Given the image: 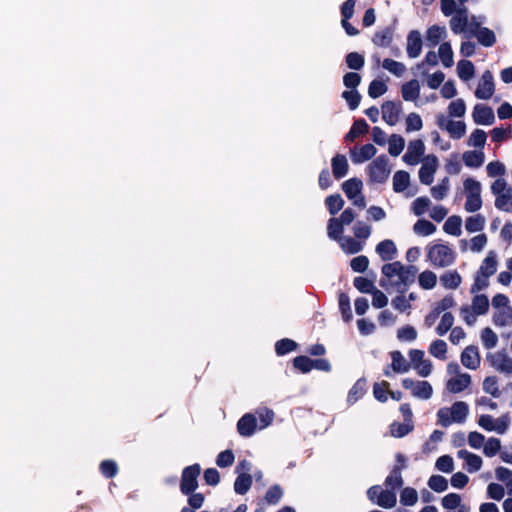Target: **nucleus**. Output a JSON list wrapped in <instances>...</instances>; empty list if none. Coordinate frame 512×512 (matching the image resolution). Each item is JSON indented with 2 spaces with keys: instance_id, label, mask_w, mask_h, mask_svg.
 Listing matches in <instances>:
<instances>
[{
  "instance_id": "4468645a",
  "label": "nucleus",
  "mask_w": 512,
  "mask_h": 512,
  "mask_svg": "<svg viewBox=\"0 0 512 512\" xmlns=\"http://www.w3.org/2000/svg\"><path fill=\"white\" fill-rule=\"evenodd\" d=\"M200 470L201 469L198 464L188 466L183 470L180 485L183 494H190L196 490L198 487L197 478L200 474Z\"/></svg>"
},
{
  "instance_id": "4be33fe9",
  "label": "nucleus",
  "mask_w": 512,
  "mask_h": 512,
  "mask_svg": "<svg viewBox=\"0 0 512 512\" xmlns=\"http://www.w3.org/2000/svg\"><path fill=\"white\" fill-rule=\"evenodd\" d=\"M461 363L470 370H476L481 363L480 354L476 346H467L461 353Z\"/></svg>"
},
{
  "instance_id": "052dcab7",
  "label": "nucleus",
  "mask_w": 512,
  "mask_h": 512,
  "mask_svg": "<svg viewBox=\"0 0 512 512\" xmlns=\"http://www.w3.org/2000/svg\"><path fill=\"white\" fill-rule=\"evenodd\" d=\"M501 451V441L498 438L490 437L485 439L483 453L486 457H493Z\"/></svg>"
},
{
  "instance_id": "dca6fc26",
  "label": "nucleus",
  "mask_w": 512,
  "mask_h": 512,
  "mask_svg": "<svg viewBox=\"0 0 512 512\" xmlns=\"http://www.w3.org/2000/svg\"><path fill=\"white\" fill-rule=\"evenodd\" d=\"M495 91L494 79L491 71H485L478 83L475 90V96L478 99L487 100L490 99Z\"/></svg>"
},
{
  "instance_id": "a878e982",
  "label": "nucleus",
  "mask_w": 512,
  "mask_h": 512,
  "mask_svg": "<svg viewBox=\"0 0 512 512\" xmlns=\"http://www.w3.org/2000/svg\"><path fill=\"white\" fill-rule=\"evenodd\" d=\"M406 51L410 58H417L422 51V37L420 32L413 30L407 36Z\"/></svg>"
},
{
  "instance_id": "473e14b6",
  "label": "nucleus",
  "mask_w": 512,
  "mask_h": 512,
  "mask_svg": "<svg viewBox=\"0 0 512 512\" xmlns=\"http://www.w3.org/2000/svg\"><path fill=\"white\" fill-rule=\"evenodd\" d=\"M497 271V259L494 251L488 252L485 259L482 261L481 266L478 270V274L485 277H491Z\"/></svg>"
},
{
  "instance_id": "a19ab883",
  "label": "nucleus",
  "mask_w": 512,
  "mask_h": 512,
  "mask_svg": "<svg viewBox=\"0 0 512 512\" xmlns=\"http://www.w3.org/2000/svg\"><path fill=\"white\" fill-rule=\"evenodd\" d=\"M486 218L481 214L470 216L465 221V229L469 233L480 232L484 229Z\"/></svg>"
},
{
  "instance_id": "423d86ee",
  "label": "nucleus",
  "mask_w": 512,
  "mask_h": 512,
  "mask_svg": "<svg viewBox=\"0 0 512 512\" xmlns=\"http://www.w3.org/2000/svg\"><path fill=\"white\" fill-rule=\"evenodd\" d=\"M492 194L496 197L494 205L504 212H512V187L504 178H497L490 186Z\"/></svg>"
},
{
  "instance_id": "864d4df0",
  "label": "nucleus",
  "mask_w": 512,
  "mask_h": 512,
  "mask_svg": "<svg viewBox=\"0 0 512 512\" xmlns=\"http://www.w3.org/2000/svg\"><path fill=\"white\" fill-rule=\"evenodd\" d=\"M325 204L329 213L335 215L343 208L344 200L340 194H334L325 199Z\"/></svg>"
},
{
  "instance_id": "9b49d317",
  "label": "nucleus",
  "mask_w": 512,
  "mask_h": 512,
  "mask_svg": "<svg viewBox=\"0 0 512 512\" xmlns=\"http://www.w3.org/2000/svg\"><path fill=\"white\" fill-rule=\"evenodd\" d=\"M390 172L389 160L385 155L378 156L368 166V174L373 182H385L388 179Z\"/></svg>"
},
{
  "instance_id": "b1692460",
  "label": "nucleus",
  "mask_w": 512,
  "mask_h": 512,
  "mask_svg": "<svg viewBox=\"0 0 512 512\" xmlns=\"http://www.w3.org/2000/svg\"><path fill=\"white\" fill-rule=\"evenodd\" d=\"M468 26V12L466 8H460L450 20V28L455 34L464 33Z\"/></svg>"
},
{
  "instance_id": "e2e57ef3",
  "label": "nucleus",
  "mask_w": 512,
  "mask_h": 512,
  "mask_svg": "<svg viewBox=\"0 0 512 512\" xmlns=\"http://www.w3.org/2000/svg\"><path fill=\"white\" fill-rule=\"evenodd\" d=\"M450 189V181L448 177H445L441 182L431 188V195L436 200L444 199Z\"/></svg>"
},
{
  "instance_id": "2eb2a0df",
  "label": "nucleus",
  "mask_w": 512,
  "mask_h": 512,
  "mask_svg": "<svg viewBox=\"0 0 512 512\" xmlns=\"http://www.w3.org/2000/svg\"><path fill=\"white\" fill-rule=\"evenodd\" d=\"M486 360L495 370L505 374H512V358L506 353H488Z\"/></svg>"
},
{
  "instance_id": "39448f33",
  "label": "nucleus",
  "mask_w": 512,
  "mask_h": 512,
  "mask_svg": "<svg viewBox=\"0 0 512 512\" xmlns=\"http://www.w3.org/2000/svg\"><path fill=\"white\" fill-rule=\"evenodd\" d=\"M468 414V404L464 401H457L451 407H443L438 410V423L443 427H448L452 423L462 424L466 421Z\"/></svg>"
},
{
  "instance_id": "c03bdc74",
  "label": "nucleus",
  "mask_w": 512,
  "mask_h": 512,
  "mask_svg": "<svg viewBox=\"0 0 512 512\" xmlns=\"http://www.w3.org/2000/svg\"><path fill=\"white\" fill-rule=\"evenodd\" d=\"M436 231V226L426 219H419L413 225V232L419 236H430Z\"/></svg>"
},
{
  "instance_id": "37998d69",
  "label": "nucleus",
  "mask_w": 512,
  "mask_h": 512,
  "mask_svg": "<svg viewBox=\"0 0 512 512\" xmlns=\"http://www.w3.org/2000/svg\"><path fill=\"white\" fill-rule=\"evenodd\" d=\"M396 502V493L391 489H382L376 500V504L383 508H392L396 505Z\"/></svg>"
},
{
  "instance_id": "c9c22d12",
  "label": "nucleus",
  "mask_w": 512,
  "mask_h": 512,
  "mask_svg": "<svg viewBox=\"0 0 512 512\" xmlns=\"http://www.w3.org/2000/svg\"><path fill=\"white\" fill-rule=\"evenodd\" d=\"M440 282L445 289L455 290L460 287L462 277L456 270H451L440 276Z\"/></svg>"
},
{
  "instance_id": "f704fd0d",
  "label": "nucleus",
  "mask_w": 512,
  "mask_h": 512,
  "mask_svg": "<svg viewBox=\"0 0 512 512\" xmlns=\"http://www.w3.org/2000/svg\"><path fill=\"white\" fill-rule=\"evenodd\" d=\"M401 94L405 101L416 102L420 95V84L418 80L413 79L403 84Z\"/></svg>"
},
{
  "instance_id": "6e6d98bb",
  "label": "nucleus",
  "mask_w": 512,
  "mask_h": 512,
  "mask_svg": "<svg viewBox=\"0 0 512 512\" xmlns=\"http://www.w3.org/2000/svg\"><path fill=\"white\" fill-rule=\"evenodd\" d=\"M480 338L486 349H492L496 347L498 343V336L490 327L482 329Z\"/></svg>"
},
{
  "instance_id": "13d9d810",
  "label": "nucleus",
  "mask_w": 512,
  "mask_h": 512,
  "mask_svg": "<svg viewBox=\"0 0 512 512\" xmlns=\"http://www.w3.org/2000/svg\"><path fill=\"white\" fill-rule=\"evenodd\" d=\"M382 67L397 77H401L406 71V66L403 63L390 58L382 62Z\"/></svg>"
},
{
  "instance_id": "0eeeda50",
  "label": "nucleus",
  "mask_w": 512,
  "mask_h": 512,
  "mask_svg": "<svg viewBox=\"0 0 512 512\" xmlns=\"http://www.w3.org/2000/svg\"><path fill=\"white\" fill-rule=\"evenodd\" d=\"M464 193L466 197L464 208L467 212L473 213L482 207V185L479 181L469 177L463 182Z\"/></svg>"
},
{
  "instance_id": "de8ad7c7",
  "label": "nucleus",
  "mask_w": 512,
  "mask_h": 512,
  "mask_svg": "<svg viewBox=\"0 0 512 512\" xmlns=\"http://www.w3.org/2000/svg\"><path fill=\"white\" fill-rule=\"evenodd\" d=\"M486 140L487 135L485 131L482 129H476L470 134L467 140V145L470 147L479 148L478 150H483Z\"/></svg>"
},
{
  "instance_id": "69168bd1",
  "label": "nucleus",
  "mask_w": 512,
  "mask_h": 512,
  "mask_svg": "<svg viewBox=\"0 0 512 512\" xmlns=\"http://www.w3.org/2000/svg\"><path fill=\"white\" fill-rule=\"evenodd\" d=\"M447 110L450 117L461 118L466 113V104L463 99L458 98L450 102Z\"/></svg>"
},
{
  "instance_id": "5701e85b",
  "label": "nucleus",
  "mask_w": 512,
  "mask_h": 512,
  "mask_svg": "<svg viewBox=\"0 0 512 512\" xmlns=\"http://www.w3.org/2000/svg\"><path fill=\"white\" fill-rule=\"evenodd\" d=\"M471 376L467 373L448 378L446 381V390L450 393H461L471 384Z\"/></svg>"
},
{
  "instance_id": "58836bf2",
  "label": "nucleus",
  "mask_w": 512,
  "mask_h": 512,
  "mask_svg": "<svg viewBox=\"0 0 512 512\" xmlns=\"http://www.w3.org/2000/svg\"><path fill=\"white\" fill-rule=\"evenodd\" d=\"M366 390H367L366 380L363 378L358 379L348 393V396H347L348 403H350V404L356 403L359 399H361L365 395Z\"/></svg>"
},
{
  "instance_id": "8fccbe9b",
  "label": "nucleus",
  "mask_w": 512,
  "mask_h": 512,
  "mask_svg": "<svg viewBox=\"0 0 512 512\" xmlns=\"http://www.w3.org/2000/svg\"><path fill=\"white\" fill-rule=\"evenodd\" d=\"M405 147V140L402 136L393 134L388 140V152L396 157L401 154Z\"/></svg>"
},
{
  "instance_id": "5fc2aeb1",
  "label": "nucleus",
  "mask_w": 512,
  "mask_h": 512,
  "mask_svg": "<svg viewBox=\"0 0 512 512\" xmlns=\"http://www.w3.org/2000/svg\"><path fill=\"white\" fill-rule=\"evenodd\" d=\"M474 36L478 39L480 44L486 47L492 46L496 41L494 32L486 27L477 30Z\"/></svg>"
},
{
  "instance_id": "20e7f679",
  "label": "nucleus",
  "mask_w": 512,
  "mask_h": 512,
  "mask_svg": "<svg viewBox=\"0 0 512 512\" xmlns=\"http://www.w3.org/2000/svg\"><path fill=\"white\" fill-rule=\"evenodd\" d=\"M427 259L434 267L445 268L451 266L456 259L455 251L444 243H430L426 247Z\"/></svg>"
},
{
  "instance_id": "412c9836",
  "label": "nucleus",
  "mask_w": 512,
  "mask_h": 512,
  "mask_svg": "<svg viewBox=\"0 0 512 512\" xmlns=\"http://www.w3.org/2000/svg\"><path fill=\"white\" fill-rule=\"evenodd\" d=\"M473 121L478 125H492L495 116L492 108L484 104H476L472 112Z\"/></svg>"
},
{
  "instance_id": "ea45409f",
  "label": "nucleus",
  "mask_w": 512,
  "mask_h": 512,
  "mask_svg": "<svg viewBox=\"0 0 512 512\" xmlns=\"http://www.w3.org/2000/svg\"><path fill=\"white\" fill-rule=\"evenodd\" d=\"M462 218L457 215H452L447 218L443 225V230L445 233L453 236H460L462 233Z\"/></svg>"
},
{
  "instance_id": "49530a36",
  "label": "nucleus",
  "mask_w": 512,
  "mask_h": 512,
  "mask_svg": "<svg viewBox=\"0 0 512 512\" xmlns=\"http://www.w3.org/2000/svg\"><path fill=\"white\" fill-rule=\"evenodd\" d=\"M438 59L441 60L444 67H451L454 63L453 51L450 43L444 42L439 46Z\"/></svg>"
},
{
  "instance_id": "603ef678",
  "label": "nucleus",
  "mask_w": 512,
  "mask_h": 512,
  "mask_svg": "<svg viewBox=\"0 0 512 512\" xmlns=\"http://www.w3.org/2000/svg\"><path fill=\"white\" fill-rule=\"evenodd\" d=\"M446 132L452 139H461L466 134V124L464 121H455L452 120L451 123H448V129Z\"/></svg>"
},
{
  "instance_id": "680f3d73",
  "label": "nucleus",
  "mask_w": 512,
  "mask_h": 512,
  "mask_svg": "<svg viewBox=\"0 0 512 512\" xmlns=\"http://www.w3.org/2000/svg\"><path fill=\"white\" fill-rule=\"evenodd\" d=\"M454 316L450 312H445L441 316L440 323L436 327V333L439 336H444L449 330L453 328Z\"/></svg>"
},
{
  "instance_id": "79ce46f5",
  "label": "nucleus",
  "mask_w": 512,
  "mask_h": 512,
  "mask_svg": "<svg viewBox=\"0 0 512 512\" xmlns=\"http://www.w3.org/2000/svg\"><path fill=\"white\" fill-rule=\"evenodd\" d=\"M437 275L431 270H425L418 276V284L424 290H431L437 284Z\"/></svg>"
},
{
  "instance_id": "72a5a7b5",
  "label": "nucleus",
  "mask_w": 512,
  "mask_h": 512,
  "mask_svg": "<svg viewBox=\"0 0 512 512\" xmlns=\"http://www.w3.org/2000/svg\"><path fill=\"white\" fill-rule=\"evenodd\" d=\"M462 159L467 167L478 168L484 163L485 155L483 150H469L463 153Z\"/></svg>"
},
{
  "instance_id": "bb28decb",
  "label": "nucleus",
  "mask_w": 512,
  "mask_h": 512,
  "mask_svg": "<svg viewBox=\"0 0 512 512\" xmlns=\"http://www.w3.org/2000/svg\"><path fill=\"white\" fill-rule=\"evenodd\" d=\"M391 368L393 373L404 374L411 369L410 362L404 357L400 351L390 352Z\"/></svg>"
},
{
  "instance_id": "7c9ffc66",
  "label": "nucleus",
  "mask_w": 512,
  "mask_h": 512,
  "mask_svg": "<svg viewBox=\"0 0 512 512\" xmlns=\"http://www.w3.org/2000/svg\"><path fill=\"white\" fill-rule=\"evenodd\" d=\"M376 152L377 150L372 144H366L359 150L352 149L350 151L351 160L355 164H360L371 159Z\"/></svg>"
},
{
  "instance_id": "09e8293b",
  "label": "nucleus",
  "mask_w": 512,
  "mask_h": 512,
  "mask_svg": "<svg viewBox=\"0 0 512 512\" xmlns=\"http://www.w3.org/2000/svg\"><path fill=\"white\" fill-rule=\"evenodd\" d=\"M475 68L471 61L461 60L457 64V74L464 81L470 80L474 76Z\"/></svg>"
},
{
  "instance_id": "c756f323",
  "label": "nucleus",
  "mask_w": 512,
  "mask_h": 512,
  "mask_svg": "<svg viewBox=\"0 0 512 512\" xmlns=\"http://www.w3.org/2000/svg\"><path fill=\"white\" fill-rule=\"evenodd\" d=\"M442 506L448 510L458 509V512H469L470 508L462 503V498L457 493H449L442 498Z\"/></svg>"
},
{
  "instance_id": "393cba45",
  "label": "nucleus",
  "mask_w": 512,
  "mask_h": 512,
  "mask_svg": "<svg viewBox=\"0 0 512 512\" xmlns=\"http://www.w3.org/2000/svg\"><path fill=\"white\" fill-rule=\"evenodd\" d=\"M400 113V105L392 101H387L382 105V118L388 125L394 126L399 120Z\"/></svg>"
},
{
  "instance_id": "9d476101",
  "label": "nucleus",
  "mask_w": 512,
  "mask_h": 512,
  "mask_svg": "<svg viewBox=\"0 0 512 512\" xmlns=\"http://www.w3.org/2000/svg\"><path fill=\"white\" fill-rule=\"evenodd\" d=\"M363 183L357 178H351L342 184V190L353 205L361 209L366 207V200L362 194Z\"/></svg>"
},
{
  "instance_id": "c85d7f7f",
  "label": "nucleus",
  "mask_w": 512,
  "mask_h": 512,
  "mask_svg": "<svg viewBox=\"0 0 512 512\" xmlns=\"http://www.w3.org/2000/svg\"><path fill=\"white\" fill-rule=\"evenodd\" d=\"M256 427V417L251 413L242 416L237 423L239 434L245 437L251 436L255 432Z\"/></svg>"
},
{
  "instance_id": "f257e3e1",
  "label": "nucleus",
  "mask_w": 512,
  "mask_h": 512,
  "mask_svg": "<svg viewBox=\"0 0 512 512\" xmlns=\"http://www.w3.org/2000/svg\"><path fill=\"white\" fill-rule=\"evenodd\" d=\"M417 272L416 266L404 265L399 261L384 264L380 285L385 289H395L399 293H404L414 283Z\"/></svg>"
},
{
  "instance_id": "f03ea898",
  "label": "nucleus",
  "mask_w": 512,
  "mask_h": 512,
  "mask_svg": "<svg viewBox=\"0 0 512 512\" xmlns=\"http://www.w3.org/2000/svg\"><path fill=\"white\" fill-rule=\"evenodd\" d=\"M491 305L492 323L498 328L512 327V305L509 298L505 294L498 293L493 296Z\"/></svg>"
},
{
  "instance_id": "4d7b16f0",
  "label": "nucleus",
  "mask_w": 512,
  "mask_h": 512,
  "mask_svg": "<svg viewBox=\"0 0 512 512\" xmlns=\"http://www.w3.org/2000/svg\"><path fill=\"white\" fill-rule=\"evenodd\" d=\"M367 130H368V124L366 123L365 120H363V119L356 120L354 122V124L352 125L350 131L347 133L346 140L353 141L358 136L365 134L367 132Z\"/></svg>"
},
{
  "instance_id": "2f4dec72",
  "label": "nucleus",
  "mask_w": 512,
  "mask_h": 512,
  "mask_svg": "<svg viewBox=\"0 0 512 512\" xmlns=\"http://www.w3.org/2000/svg\"><path fill=\"white\" fill-rule=\"evenodd\" d=\"M376 252L383 261H390L395 258L397 248L392 240H383L376 246Z\"/></svg>"
},
{
  "instance_id": "3c124183",
  "label": "nucleus",
  "mask_w": 512,
  "mask_h": 512,
  "mask_svg": "<svg viewBox=\"0 0 512 512\" xmlns=\"http://www.w3.org/2000/svg\"><path fill=\"white\" fill-rule=\"evenodd\" d=\"M252 478L248 473H240L235 480L234 490L237 494H245L251 487Z\"/></svg>"
},
{
  "instance_id": "ddd939ff",
  "label": "nucleus",
  "mask_w": 512,
  "mask_h": 512,
  "mask_svg": "<svg viewBox=\"0 0 512 512\" xmlns=\"http://www.w3.org/2000/svg\"><path fill=\"white\" fill-rule=\"evenodd\" d=\"M410 365L420 377H428L433 370L432 362L425 358V353L420 349L409 351Z\"/></svg>"
},
{
  "instance_id": "4c0bfd02",
  "label": "nucleus",
  "mask_w": 512,
  "mask_h": 512,
  "mask_svg": "<svg viewBox=\"0 0 512 512\" xmlns=\"http://www.w3.org/2000/svg\"><path fill=\"white\" fill-rule=\"evenodd\" d=\"M332 171L336 179H341L348 173L349 165L344 155L337 154L332 159Z\"/></svg>"
},
{
  "instance_id": "f3484780",
  "label": "nucleus",
  "mask_w": 512,
  "mask_h": 512,
  "mask_svg": "<svg viewBox=\"0 0 512 512\" xmlns=\"http://www.w3.org/2000/svg\"><path fill=\"white\" fill-rule=\"evenodd\" d=\"M438 167V160L433 155H428L422 160V166L419 170V179L421 183L430 185L433 182L434 174Z\"/></svg>"
},
{
  "instance_id": "0e129e2a",
  "label": "nucleus",
  "mask_w": 512,
  "mask_h": 512,
  "mask_svg": "<svg viewBox=\"0 0 512 512\" xmlns=\"http://www.w3.org/2000/svg\"><path fill=\"white\" fill-rule=\"evenodd\" d=\"M430 206L431 201L428 197H418L413 201L411 211L414 215L421 216L427 212Z\"/></svg>"
},
{
  "instance_id": "f8f14e48",
  "label": "nucleus",
  "mask_w": 512,
  "mask_h": 512,
  "mask_svg": "<svg viewBox=\"0 0 512 512\" xmlns=\"http://www.w3.org/2000/svg\"><path fill=\"white\" fill-rule=\"evenodd\" d=\"M404 389L409 390L411 395L421 400H428L432 397V385L425 380H414L412 378H404L402 380Z\"/></svg>"
},
{
  "instance_id": "cd10ccee",
  "label": "nucleus",
  "mask_w": 512,
  "mask_h": 512,
  "mask_svg": "<svg viewBox=\"0 0 512 512\" xmlns=\"http://www.w3.org/2000/svg\"><path fill=\"white\" fill-rule=\"evenodd\" d=\"M487 236L485 234H478L470 240L462 239L460 241V249L462 252L470 249L472 252H480L487 244Z\"/></svg>"
},
{
  "instance_id": "7ed1b4c3",
  "label": "nucleus",
  "mask_w": 512,
  "mask_h": 512,
  "mask_svg": "<svg viewBox=\"0 0 512 512\" xmlns=\"http://www.w3.org/2000/svg\"><path fill=\"white\" fill-rule=\"evenodd\" d=\"M489 310V299L485 294H474L471 304H465L460 307V316L468 326H474L477 317L487 314Z\"/></svg>"
},
{
  "instance_id": "1a4fd4ad",
  "label": "nucleus",
  "mask_w": 512,
  "mask_h": 512,
  "mask_svg": "<svg viewBox=\"0 0 512 512\" xmlns=\"http://www.w3.org/2000/svg\"><path fill=\"white\" fill-rule=\"evenodd\" d=\"M355 213L351 208H346L339 217H332L327 223L328 237H338L343 234L344 227L350 225L355 220Z\"/></svg>"
},
{
  "instance_id": "6ab92c4d",
  "label": "nucleus",
  "mask_w": 512,
  "mask_h": 512,
  "mask_svg": "<svg viewBox=\"0 0 512 512\" xmlns=\"http://www.w3.org/2000/svg\"><path fill=\"white\" fill-rule=\"evenodd\" d=\"M329 238L336 241L340 245L341 249L348 254H356L363 249V242L355 236L351 237L339 234L338 237Z\"/></svg>"
},
{
  "instance_id": "a18cd8bd",
  "label": "nucleus",
  "mask_w": 512,
  "mask_h": 512,
  "mask_svg": "<svg viewBox=\"0 0 512 512\" xmlns=\"http://www.w3.org/2000/svg\"><path fill=\"white\" fill-rule=\"evenodd\" d=\"M410 183V175L406 171H397L393 176V190L396 193L403 192Z\"/></svg>"
},
{
  "instance_id": "774afa93",
  "label": "nucleus",
  "mask_w": 512,
  "mask_h": 512,
  "mask_svg": "<svg viewBox=\"0 0 512 512\" xmlns=\"http://www.w3.org/2000/svg\"><path fill=\"white\" fill-rule=\"evenodd\" d=\"M405 125H406V132H414L419 131L423 127V122L419 114L412 112L407 115L405 119Z\"/></svg>"
},
{
  "instance_id": "bf43d9fd",
  "label": "nucleus",
  "mask_w": 512,
  "mask_h": 512,
  "mask_svg": "<svg viewBox=\"0 0 512 512\" xmlns=\"http://www.w3.org/2000/svg\"><path fill=\"white\" fill-rule=\"evenodd\" d=\"M429 353L435 358L445 360L447 353V344L445 341L437 339L434 340L429 346Z\"/></svg>"
},
{
  "instance_id": "a211bd4d",
  "label": "nucleus",
  "mask_w": 512,
  "mask_h": 512,
  "mask_svg": "<svg viewBox=\"0 0 512 512\" xmlns=\"http://www.w3.org/2000/svg\"><path fill=\"white\" fill-rule=\"evenodd\" d=\"M425 151V145L422 140H413L408 144L406 153L403 156V161L408 165H417Z\"/></svg>"
},
{
  "instance_id": "338daca9",
  "label": "nucleus",
  "mask_w": 512,
  "mask_h": 512,
  "mask_svg": "<svg viewBox=\"0 0 512 512\" xmlns=\"http://www.w3.org/2000/svg\"><path fill=\"white\" fill-rule=\"evenodd\" d=\"M352 230H353L354 236L357 239L366 240L370 237L372 228L368 223H366L364 221H357L353 225Z\"/></svg>"
},
{
  "instance_id": "e433bc0d",
  "label": "nucleus",
  "mask_w": 512,
  "mask_h": 512,
  "mask_svg": "<svg viewBox=\"0 0 512 512\" xmlns=\"http://www.w3.org/2000/svg\"><path fill=\"white\" fill-rule=\"evenodd\" d=\"M447 35L446 28L443 26L433 25L426 32L427 45L435 47Z\"/></svg>"
},
{
  "instance_id": "6e6552de",
  "label": "nucleus",
  "mask_w": 512,
  "mask_h": 512,
  "mask_svg": "<svg viewBox=\"0 0 512 512\" xmlns=\"http://www.w3.org/2000/svg\"><path fill=\"white\" fill-rule=\"evenodd\" d=\"M477 424L485 431L503 435L509 428L510 417L508 415H502L498 418H494L492 415L482 414L478 417Z\"/></svg>"
},
{
  "instance_id": "aec40b11",
  "label": "nucleus",
  "mask_w": 512,
  "mask_h": 512,
  "mask_svg": "<svg viewBox=\"0 0 512 512\" xmlns=\"http://www.w3.org/2000/svg\"><path fill=\"white\" fill-rule=\"evenodd\" d=\"M457 457L464 460V469L469 473L478 472L482 468V458L479 455L469 452L466 449L459 450L457 452Z\"/></svg>"
}]
</instances>
